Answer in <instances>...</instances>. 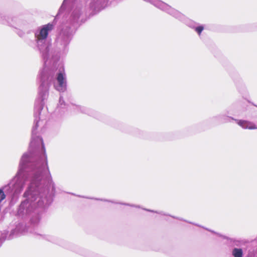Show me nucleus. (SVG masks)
Segmentation results:
<instances>
[{
    "label": "nucleus",
    "instance_id": "nucleus-11",
    "mask_svg": "<svg viewBox=\"0 0 257 257\" xmlns=\"http://www.w3.org/2000/svg\"><path fill=\"white\" fill-rule=\"evenodd\" d=\"M76 107L77 109L78 110H80L81 112L84 113H87L88 115H92L94 117H96L95 114H94V112L92 110H91L85 107L81 106H79V105H77Z\"/></svg>",
    "mask_w": 257,
    "mask_h": 257
},
{
    "label": "nucleus",
    "instance_id": "nucleus-2",
    "mask_svg": "<svg viewBox=\"0 0 257 257\" xmlns=\"http://www.w3.org/2000/svg\"><path fill=\"white\" fill-rule=\"evenodd\" d=\"M30 166L26 169L27 182L30 183L23 196L26 199L22 202L18 215L25 218L38 208H44L51 204L55 193V183L48 166L44 145L37 155L31 158Z\"/></svg>",
    "mask_w": 257,
    "mask_h": 257
},
{
    "label": "nucleus",
    "instance_id": "nucleus-15",
    "mask_svg": "<svg viewBox=\"0 0 257 257\" xmlns=\"http://www.w3.org/2000/svg\"><path fill=\"white\" fill-rule=\"evenodd\" d=\"M69 0H64L63 3L59 9V14L63 12V11L65 9L66 6H67Z\"/></svg>",
    "mask_w": 257,
    "mask_h": 257
},
{
    "label": "nucleus",
    "instance_id": "nucleus-14",
    "mask_svg": "<svg viewBox=\"0 0 257 257\" xmlns=\"http://www.w3.org/2000/svg\"><path fill=\"white\" fill-rule=\"evenodd\" d=\"M231 242L232 243L233 246L237 247L241 246L245 243V242L242 240L231 239Z\"/></svg>",
    "mask_w": 257,
    "mask_h": 257
},
{
    "label": "nucleus",
    "instance_id": "nucleus-6",
    "mask_svg": "<svg viewBox=\"0 0 257 257\" xmlns=\"http://www.w3.org/2000/svg\"><path fill=\"white\" fill-rule=\"evenodd\" d=\"M108 0H91L89 8L93 11H99L104 8Z\"/></svg>",
    "mask_w": 257,
    "mask_h": 257
},
{
    "label": "nucleus",
    "instance_id": "nucleus-18",
    "mask_svg": "<svg viewBox=\"0 0 257 257\" xmlns=\"http://www.w3.org/2000/svg\"><path fill=\"white\" fill-rule=\"evenodd\" d=\"M146 210L148 211H150V212H155L153 210H149V209H145Z\"/></svg>",
    "mask_w": 257,
    "mask_h": 257
},
{
    "label": "nucleus",
    "instance_id": "nucleus-8",
    "mask_svg": "<svg viewBox=\"0 0 257 257\" xmlns=\"http://www.w3.org/2000/svg\"><path fill=\"white\" fill-rule=\"evenodd\" d=\"M30 215H31L30 219L31 225L34 226L37 225L41 219V214L36 209Z\"/></svg>",
    "mask_w": 257,
    "mask_h": 257
},
{
    "label": "nucleus",
    "instance_id": "nucleus-5",
    "mask_svg": "<svg viewBox=\"0 0 257 257\" xmlns=\"http://www.w3.org/2000/svg\"><path fill=\"white\" fill-rule=\"evenodd\" d=\"M230 119L234 120L239 126L244 129L254 130L255 128V124L252 122L244 120L236 119L230 116H224L223 118V122H229Z\"/></svg>",
    "mask_w": 257,
    "mask_h": 257
},
{
    "label": "nucleus",
    "instance_id": "nucleus-7",
    "mask_svg": "<svg viewBox=\"0 0 257 257\" xmlns=\"http://www.w3.org/2000/svg\"><path fill=\"white\" fill-rule=\"evenodd\" d=\"M34 236L38 239H45L47 241L56 244L59 243L58 239L56 236L49 234H43L38 232L36 230V231L35 232Z\"/></svg>",
    "mask_w": 257,
    "mask_h": 257
},
{
    "label": "nucleus",
    "instance_id": "nucleus-3",
    "mask_svg": "<svg viewBox=\"0 0 257 257\" xmlns=\"http://www.w3.org/2000/svg\"><path fill=\"white\" fill-rule=\"evenodd\" d=\"M36 125V121L34 119V125L32 130V140L30 144L29 152L24 154L19 164L18 172L15 176L10 182L2 188H0V202L6 198V195L9 196L12 201H16L23 190L27 182L26 171L30 165L31 158L37 155L38 152L41 148H43V141L42 139L37 135V129L39 123Z\"/></svg>",
    "mask_w": 257,
    "mask_h": 257
},
{
    "label": "nucleus",
    "instance_id": "nucleus-1",
    "mask_svg": "<svg viewBox=\"0 0 257 257\" xmlns=\"http://www.w3.org/2000/svg\"><path fill=\"white\" fill-rule=\"evenodd\" d=\"M83 12L81 3L75 2L71 4L69 22L62 25L56 40V50H54L52 45L47 42L48 34L54 28L52 24L48 23L39 27L35 32L36 47L44 62V68L39 74L41 84L35 103L34 117L36 125L40 120L44 118L41 111L48 97L50 86L53 84L55 88L60 92L66 90L67 84L64 69L62 68L61 70H58L57 67L58 54L65 53L67 51L73 30L80 22H82L80 18Z\"/></svg>",
    "mask_w": 257,
    "mask_h": 257
},
{
    "label": "nucleus",
    "instance_id": "nucleus-13",
    "mask_svg": "<svg viewBox=\"0 0 257 257\" xmlns=\"http://www.w3.org/2000/svg\"><path fill=\"white\" fill-rule=\"evenodd\" d=\"M65 106H66L65 103L62 97L61 96H60V98H59V103L58 104L57 110L58 111H60V109L61 108L62 109L64 108Z\"/></svg>",
    "mask_w": 257,
    "mask_h": 257
},
{
    "label": "nucleus",
    "instance_id": "nucleus-16",
    "mask_svg": "<svg viewBox=\"0 0 257 257\" xmlns=\"http://www.w3.org/2000/svg\"><path fill=\"white\" fill-rule=\"evenodd\" d=\"M123 204L124 205H128V206H130L138 207V208H140V207L139 206H136V205H131V204Z\"/></svg>",
    "mask_w": 257,
    "mask_h": 257
},
{
    "label": "nucleus",
    "instance_id": "nucleus-4",
    "mask_svg": "<svg viewBox=\"0 0 257 257\" xmlns=\"http://www.w3.org/2000/svg\"><path fill=\"white\" fill-rule=\"evenodd\" d=\"M36 229L32 227H27L23 223H18L15 229L11 230V233L8 236V239H11L14 237L20 235L26 234L27 232H30L35 235V232Z\"/></svg>",
    "mask_w": 257,
    "mask_h": 257
},
{
    "label": "nucleus",
    "instance_id": "nucleus-12",
    "mask_svg": "<svg viewBox=\"0 0 257 257\" xmlns=\"http://www.w3.org/2000/svg\"><path fill=\"white\" fill-rule=\"evenodd\" d=\"M231 254L233 257H243V250L241 248L234 247L232 250Z\"/></svg>",
    "mask_w": 257,
    "mask_h": 257
},
{
    "label": "nucleus",
    "instance_id": "nucleus-10",
    "mask_svg": "<svg viewBox=\"0 0 257 257\" xmlns=\"http://www.w3.org/2000/svg\"><path fill=\"white\" fill-rule=\"evenodd\" d=\"M188 25L190 27L194 29V30L200 35L204 30V27L202 25L197 26V25L193 22H189Z\"/></svg>",
    "mask_w": 257,
    "mask_h": 257
},
{
    "label": "nucleus",
    "instance_id": "nucleus-20",
    "mask_svg": "<svg viewBox=\"0 0 257 257\" xmlns=\"http://www.w3.org/2000/svg\"><path fill=\"white\" fill-rule=\"evenodd\" d=\"M255 129H257V126L255 125Z\"/></svg>",
    "mask_w": 257,
    "mask_h": 257
},
{
    "label": "nucleus",
    "instance_id": "nucleus-17",
    "mask_svg": "<svg viewBox=\"0 0 257 257\" xmlns=\"http://www.w3.org/2000/svg\"><path fill=\"white\" fill-rule=\"evenodd\" d=\"M24 35V33L23 32H20V33L19 34V35L20 36V37H23Z\"/></svg>",
    "mask_w": 257,
    "mask_h": 257
},
{
    "label": "nucleus",
    "instance_id": "nucleus-9",
    "mask_svg": "<svg viewBox=\"0 0 257 257\" xmlns=\"http://www.w3.org/2000/svg\"><path fill=\"white\" fill-rule=\"evenodd\" d=\"M17 20L16 18H14L11 20V22L9 21V17L3 15L2 14L0 13V23L3 24H8L11 26L14 27V24L13 23V21H15Z\"/></svg>",
    "mask_w": 257,
    "mask_h": 257
},
{
    "label": "nucleus",
    "instance_id": "nucleus-19",
    "mask_svg": "<svg viewBox=\"0 0 257 257\" xmlns=\"http://www.w3.org/2000/svg\"><path fill=\"white\" fill-rule=\"evenodd\" d=\"M156 213H159V214H162V215H165V214L164 213H162V212H158L157 211H155Z\"/></svg>",
    "mask_w": 257,
    "mask_h": 257
}]
</instances>
